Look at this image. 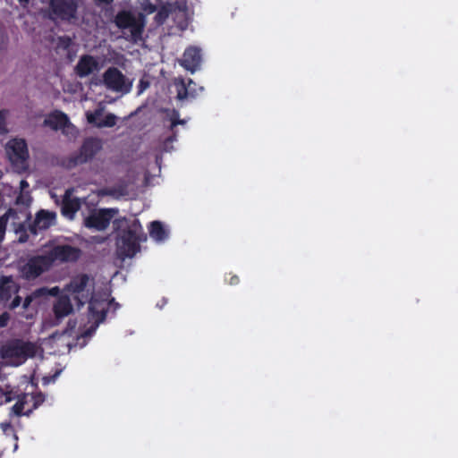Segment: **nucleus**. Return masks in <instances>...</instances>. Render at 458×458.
<instances>
[{
	"instance_id": "obj_1",
	"label": "nucleus",
	"mask_w": 458,
	"mask_h": 458,
	"mask_svg": "<svg viewBox=\"0 0 458 458\" xmlns=\"http://www.w3.org/2000/svg\"><path fill=\"white\" fill-rule=\"evenodd\" d=\"M38 353L39 348L33 344L15 341L2 348L1 358L4 365L18 366L29 357L38 356Z\"/></svg>"
},
{
	"instance_id": "obj_2",
	"label": "nucleus",
	"mask_w": 458,
	"mask_h": 458,
	"mask_svg": "<svg viewBox=\"0 0 458 458\" xmlns=\"http://www.w3.org/2000/svg\"><path fill=\"white\" fill-rule=\"evenodd\" d=\"M146 240V235L138 220L134 219L117 241V250L123 258L132 257L139 250V243Z\"/></svg>"
},
{
	"instance_id": "obj_3",
	"label": "nucleus",
	"mask_w": 458,
	"mask_h": 458,
	"mask_svg": "<svg viewBox=\"0 0 458 458\" xmlns=\"http://www.w3.org/2000/svg\"><path fill=\"white\" fill-rule=\"evenodd\" d=\"M111 306L112 302L109 301L107 293L92 295L89 306V326L86 327L82 335H89L94 331L104 320L105 315Z\"/></svg>"
},
{
	"instance_id": "obj_4",
	"label": "nucleus",
	"mask_w": 458,
	"mask_h": 458,
	"mask_svg": "<svg viewBox=\"0 0 458 458\" xmlns=\"http://www.w3.org/2000/svg\"><path fill=\"white\" fill-rule=\"evenodd\" d=\"M5 153L12 165L19 171L26 168L29 157L27 144L22 139H12L5 145Z\"/></svg>"
},
{
	"instance_id": "obj_5",
	"label": "nucleus",
	"mask_w": 458,
	"mask_h": 458,
	"mask_svg": "<svg viewBox=\"0 0 458 458\" xmlns=\"http://www.w3.org/2000/svg\"><path fill=\"white\" fill-rule=\"evenodd\" d=\"M105 86L114 91L122 94L128 93L133 84V81L126 78L117 68H108L103 74Z\"/></svg>"
},
{
	"instance_id": "obj_6",
	"label": "nucleus",
	"mask_w": 458,
	"mask_h": 458,
	"mask_svg": "<svg viewBox=\"0 0 458 458\" xmlns=\"http://www.w3.org/2000/svg\"><path fill=\"white\" fill-rule=\"evenodd\" d=\"M93 290V281L87 276H80L72 279L66 288V293L77 300L79 304H82L92 295Z\"/></svg>"
},
{
	"instance_id": "obj_7",
	"label": "nucleus",
	"mask_w": 458,
	"mask_h": 458,
	"mask_svg": "<svg viewBox=\"0 0 458 458\" xmlns=\"http://www.w3.org/2000/svg\"><path fill=\"white\" fill-rule=\"evenodd\" d=\"M47 260H51V266L55 262L74 261L80 256L76 248L67 245H50L44 250Z\"/></svg>"
},
{
	"instance_id": "obj_8",
	"label": "nucleus",
	"mask_w": 458,
	"mask_h": 458,
	"mask_svg": "<svg viewBox=\"0 0 458 458\" xmlns=\"http://www.w3.org/2000/svg\"><path fill=\"white\" fill-rule=\"evenodd\" d=\"M44 123L54 130L62 131L64 134L71 138L75 137L78 133L77 129L69 121L68 116L60 111H55L49 114L46 117Z\"/></svg>"
},
{
	"instance_id": "obj_9",
	"label": "nucleus",
	"mask_w": 458,
	"mask_h": 458,
	"mask_svg": "<svg viewBox=\"0 0 458 458\" xmlns=\"http://www.w3.org/2000/svg\"><path fill=\"white\" fill-rule=\"evenodd\" d=\"M116 214L117 210L114 208L95 210L84 219V225L89 228L101 231L108 226Z\"/></svg>"
},
{
	"instance_id": "obj_10",
	"label": "nucleus",
	"mask_w": 458,
	"mask_h": 458,
	"mask_svg": "<svg viewBox=\"0 0 458 458\" xmlns=\"http://www.w3.org/2000/svg\"><path fill=\"white\" fill-rule=\"evenodd\" d=\"M69 337V332L66 331L62 335H55L49 339L45 340L41 344L38 355H41L43 352H47L48 353H65L69 352L71 345Z\"/></svg>"
},
{
	"instance_id": "obj_11",
	"label": "nucleus",
	"mask_w": 458,
	"mask_h": 458,
	"mask_svg": "<svg viewBox=\"0 0 458 458\" xmlns=\"http://www.w3.org/2000/svg\"><path fill=\"white\" fill-rule=\"evenodd\" d=\"M105 106L100 104L95 111H87L85 115L87 122L98 128H110L115 125L116 115L105 113Z\"/></svg>"
},
{
	"instance_id": "obj_12",
	"label": "nucleus",
	"mask_w": 458,
	"mask_h": 458,
	"mask_svg": "<svg viewBox=\"0 0 458 458\" xmlns=\"http://www.w3.org/2000/svg\"><path fill=\"white\" fill-rule=\"evenodd\" d=\"M51 267V260H47L46 255H40L30 259L22 267L21 275L27 279L38 276Z\"/></svg>"
},
{
	"instance_id": "obj_13",
	"label": "nucleus",
	"mask_w": 458,
	"mask_h": 458,
	"mask_svg": "<svg viewBox=\"0 0 458 458\" xmlns=\"http://www.w3.org/2000/svg\"><path fill=\"white\" fill-rule=\"evenodd\" d=\"M42 402L41 395H33L29 392L22 395H17V401L13 406V412L16 415H28Z\"/></svg>"
},
{
	"instance_id": "obj_14",
	"label": "nucleus",
	"mask_w": 458,
	"mask_h": 458,
	"mask_svg": "<svg viewBox=\"0 0 458 458\" xmlns=\"http://www.w3.org/2000/svg\"><path fill=\"white\" fill-rule=\"evenodd\" d=\"M116 24L123 29H130L132 38L136 39L144 26V21L141 16L135 17L127 12L120 13L116 17Z\"/></svg>"
},
{
	"instance_id": "obj_15",
	"label": "nucleus",
	"mask_w": 458,
	"mask_h": 458,
	"mask_svg": "<svg viewBox=\"0 0 458 458\" xmlns=\"http://www.w3.org/2000/svg\"><path fill=\"white\" fill-rule=\"evenodd\" d=\"M18 291L19 286L13 278L4 277L0 281V299L7 301L14 297L9 305L11 309L17 308L21 303V298L17 295Z\"/></svg>"
},
{
	"instance_id": "obj_16",
	"label": "nucleus",
	"mask_w": 458,
	"mask_h": 458,
	"mask_svg": "<svg viewBox=\"0 0 458 458\" xmlns=\"http://www.w3.org/2000/svg\"><path fill=\"white\" fill-rule=\"evenodd\" d=\"M201 60L200 49L196 47H191L185 50L181 64L188 71L194 72L199 69Z\"/></svg>"
},
{
	"instance_id": "obj_17",
	"label": "nucleus",
	"mask_w": 458,
	"mask_h": 458,
	"mask_svg": "<svg viewBox=\"0 0 458 458\" xmlns=\"http://www.w3.org/2000/svg\"><path fill=\"white\" fill-rule=\"evenodd\" d=\"M79 0H51L54 12L64 19L73 17Z\"/></svg>"
},
{
	"instance_id": "obj_18",
	"label": "nucleus",
	"mask_w": 458,
	"mask_h": 458,
	"mask_svg": "<svg viewBox=\"0 0 458 458\" xmlns=\"http://www.w3.org/2000/svg\"><path fill=\"white\" fill-rule=\"evenodd\" d=\"M79 207L80 200L78 198L73 196V190L66 191L63 199V215L69 219H72L74 217L75 213L79 209Z\"/></svg>"
},
{
	"instance_id": "obj_19",
	"label": "nucleus",
	"mask_w": 458,
	"mask_h": 458,
	"mask_svg": "<svg viewBox=\"0 0 458 458\" xmlns=\"http://www.w3.org/2000/svg\"><path fill=\"white\" fill-rule=\"evenodd\" d=\"M101 66L102 65L94 57L85 55L80 59L76 66V71L80 76L84 77L94 72L99 71Z\"/></svg>"
},
{
	"instance_id": "obj_20",
	"label": "nucleus",
	"mask_w": 458,
	"mask_h": 458,
	"mask_svg": "<svg viewBox=\"0 0 458 458\" xmlns=\"http://www.w3.org/2000/svg\"><path fill=\"white\" fill-rule=\"evenodd\" d=\"M72 310V305L67 294L59 296L54 304V313L57 320L68 316Z\"/></svg>"
},
{
	"instance_id": "obj_21",
	"label": "nucleus",
	"mask_w": 458,
	"mask_h": 458,
	"mask_svg": "<svg viewBox=\"0 0 458 458\" xmlns=\"http://www.w3.org/2000/svg\"><path fill=\"white\" fill-rule=\"evenodd\" d=\"M55 214L54 212L41 210L38 213V215L36 216V219L34 222V226H33V231H34V233H36L37 230L47 229V228L50 227L51 225H53L55 224Z\"/></svg>"
},
{
	"instance_id": "obj_22",
	"label": "nucleus",
	"mask_w": 458,
	"mask_h": 458,
	"mask_svg": "<svg viewBox=\"0 0 458 458\" xmlns=\"http://www.w3.org/2000/svg\"><path fill=\"white\" fill-rule=\"evenodd\" d=\"M175 84L177 89V97L179 99H184L189 97H195L198 95L196 84L191 80L187 84L183 81H177Z\"/></svg>"
},
{
	"instance_id": "obj_23",
	"label": "nucleus",
	"mask_w": 458,
	"mask_h": 458,
	"mask_svg": "<svg viewBox=\"0 0 458 458\" xmlns=\"http://www.w3.org/2000/svg\"><path fill=\"white\" fill-rule=\"evenodd\" d=\"M168 230L160 222L154 221L150 224L149 235L154 241L161 242L168 237Z\"/></svg>"
},
{
	"instance_id": "obj_24",
	"label": "nucleus",
	"mask_w": 458,
	"mask_h": 458,
	"mask_svg": "<svg viewBox=\"0 0 458 458\" xmlns=\"http://www.w3.org/2000/svg\"><path fill=\"white\" fill-rule=\"evenodd\" d=\"M9 214H13L11 217L6 220V225L10 223V225L13 227L14 231L22 230L23 229V222L27 219V215L24 213H17L15 211L10 210L4 216H8Z\"/></svg>"
},
{
	"instance_id": "obj_25",
	"label": "nucleus",
	"mask_w": 458,
	"mask_h": 458,
	"mask_svg": "<svg viewBox=\"0 0 458 458\" xmlns=\"http://www.w3.org/2000/svg\"><path fill=\"white\" fill-rule=\"evenodd\" d=\"M12 400V390L9 386H0V405Z\"/></svg>"
},
{
	"instance_id": "obj_26",
	"label": "nucleus",
	"mask_w": 458,
	"mask_h": 458,
	"mask_svg": "<svg viewBox=\"0 0 458 458\" xmlns=\"http://www.w3.org/2000/svg\"><path fill=\"white\" fill-rule=\"evenodd\" d=\"M46 292H47L46 289H39L37 292H35L34 293H32L31 295L27 296L26 299L23 301L22 308L24 310H27L30 307V303H31V301H33L34 298H36L37 296H39V295L45 293Z\"/></svg>"
},
{
	"instance_id": "obj_27",
	"label": "nucleus",
	"mask_w": 458,
	"mask_h": 458,
	"mask_svg": "<svg viewBox=\"0 0 458 458\" xmlns=\"http://www.w3.org/2000/svg\"><path fill=\"white\" fill-rule=\"evenodd\" d=\"M101 194L103 195H110V196H113L114 198H120L123 195L126 194L125 191L123 189L122 190H116L114 188H107V189H105L101 191Z\"/></svg>"
},
{
	"instance_id": "obj_28",
	"label": "nucleus",
	"mask_w": 458,
	"mask_h": 458,
	"mask_svg": "<svg viewBox=\"0 0 458 458\" xmlns=\"http://www.w3.org/2000/svg\"><path fill=\"white\" fill-rule=\"evenodd\" d=\"M30 201H31V198H30L29 191L20 192V195L17 198V202L19 204L28 206V205H30Z\"/></svg>"
},
{
	"instance_id": "obj_29",
	"label": "nucleus",
	"mask_w": 458,
	"mask_h": 458,
	"mask_svg": "<svg viewBox=\"0 0 458 458\" xmlns=\"http://www.w3.org/2000/svg\"><path fill=\"white\" fill-rule=\"evenodd\" d=\"M13 216V214H9L8 216H3L1 218H0V242H2L3 238H4V232H5V228H6V220L11 217Z\"/></svg>"
},
{
	"instance_id": "obj_30",
	"label": "nucleus",
	"mask_w": 458,
	"mask_h": 458,
	"mask_svg": "<svg viewBox=\"0 0 458 458\" xmlns=\"http://www.w3.org/2000/svg\"><path fill=\"white\" fill-rule=\"evenodd\" d=\"M6 118V112L4 110H0V132L6 133L7 129L4 127V120Z\"/></svg>"
},
{
	"instance_id": "obj_31",
	"label": "nucleus",
	"mask_w": 458,
	"mask_h": 458,
	"mask_svg": "<svg viewBox=\"0 0 458 458\" xmlns=\"http://www.w3.org/2000/svg\"><path fill=\"white\" fill-rule=\"evenodd\" d=\"M10 319L8 313H3L0 315V327H6Z\"/></svg>"
},
{
	"instance_id": "obj_32",
	"label": "nucleus",
	"mask_w": 458,
	"mask_h": 458,
	"mask_svg": "<svg viewBox=\"0 0 458 458\" xmlns=\"http://www.w3.org/2000/svg\"><path fill=\"white\" fill-rule=\"evenodd\" d=\"M177 116H178L177 113L176 112H173V115L171 117L172 126H174V125H176L178 123H182V124L184 123L183 121L177 120Z\"/></svg>"
},
{
	"instance_id": "obj_33",
	"label": "nucleus",
	"mask_w": 458,
	"mask_h": 458,
	"mask_svg": "<svg viewBox=\"0 0 458 458\" xmlns=\"http://www.w3.org/2000/svg\"><path fill=\"white\" fill-rule=\"evenodd\" d=\"M139 87H140V93H141L148 87V83L146 82L144 80H140Z\"/></svg>"
},
{
	"instance_id": "obj_34",
	"label": "nucleus",
	"mask_w": 458,
	"mask_h": 458,
	"mask_svg": "<svg viewBox=\"0 0 458 458\" xmlns=\"http://www.w3.org/2000/svg\"><path fill=\"white\" fill-rule=\"evenodd\" d=\"M29 183L26 182V181H21V183H20V190L21 191H29Z\"/></svg>"
},
{
	"instance_id": "obj_35",
	"label": "nucleus",
	"mask_w": 458,
	"mask_h": 458,
	"mask_svg": "<svg viewBox=\"0 0 458 458\" xmlns=\"http://www.w3.org/2000/svg\"><path fill=\"white\" fill-rule=\"evenodd\" d=\"M167 15L166 11H160L157 14L158 21H162Z\"/></svg>"
},
{
	"instance_id": "obj_36",
	"label": "nucleus",
	"mask_w": 458,
	"mask_h": 458,
	"mask_svg": "<svg viewBox=\"0 0 458 458\" xmlns=\"http://www.w3.org/2000/svg\"><path fill=\"white\" fill-rule=\"evenodd\" d=\"M59 292V289L57 287H53L51 288L50 290H48V294H51V295H55L57 294Z\"/></svg>"
},
{
	"instance_id": "obj_37",
	"label": "nucleus",
	"mask_w": 458,
	"mask_h": 458,
	"mask_svg": "<svg viewBox=\"0 0 458 458\" xmlns=\"http://www.w3.org/2000/svg\"><path fill=\"white\" fill-rule=\"evenodd\" d=\"M1 427H2V428L5 431V430L9 428V425H8V424H4V423H2V424H1Z\"/></svg>"
},
{
	"instance_id": "obj_38",
	"label": "nucleus",
	"mask_w": 458,
	"mask_h": 458,
	"mask_svg": "<svg viewBox=\"0 0 458 458\" xmlns=\"http://www.w3.org/2000/svg\"><path fill=\"white\" fill-rule=\"evenodd\" d=\"M19 2L21 4H27L29 2V0H19Z\"/></svg>"
},
{
	"instance_id": "obj_39",
	"label": "nucleus",
	"mask_w": 458,
	"mask_h": 458,
	"mask_svg": "<svg viewBox=\"0 0 458 458\" xmlns=\"http://www.w3.org/2000/svg\"><path fill=\"white\" fill-rule=\"evenodd\" d=\"M154 11V8L151 7L150 10L148 11L149 13H152Z\"/></svg>"
}]
</instances>
